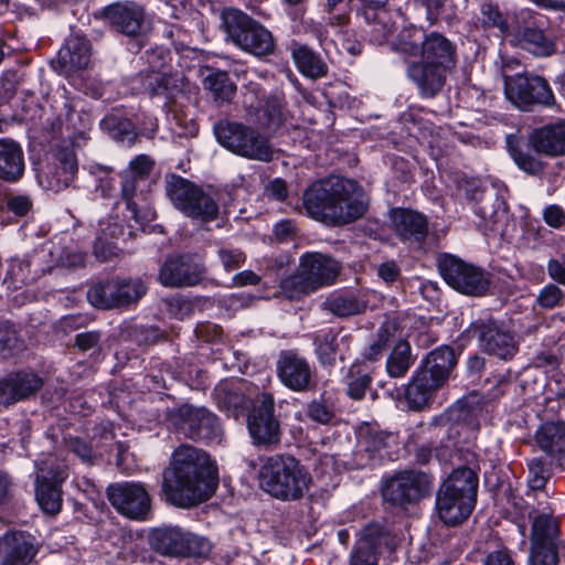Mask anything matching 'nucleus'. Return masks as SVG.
<instances>
[{"label":"nucleus","mask_w":565,"mask_h":565,"mask_svg":"<svg viewBox=\"0 0 565 565\" xmlns=\"http://www.w3.org/2000/svg\"><path fill=\"white\" fill-rule=\"evenodd\" d=\"M407 64V77L420 96L435 97L445 86L448 74L457 63V47L444 34L422 26L404 28L392 43Z\"/></svg>","instance_id":"nucleus-1"},{"label":"nucleus","mask_w":565,"mask_h":565,"mask_svg":"<svg viewBox=\"0 0 565 565\" xmlns=\"http://www.w3.org/2000/svg\"><path fill=\"white\" fill-rule=\"evenodd\" d=\"M302 206L311 218L341 226L362 217L367 210V200L355 181L328 178L305 190Z\"/></svg>","instance_id":"nucleus-2"},{"label":"nucleus","mask_w":565,"mask_h":565,"mask_svg":"<svg viewBox=\"0 0 565 565\" xmlns=\"http://www.w3.org/2000/svg\"><path fill=\"white\" fill-rule=\"evenodd\" d=\"M218 480L215 461H171L163 471L162 492L169 503L189 509L209 500Z\"/></svg>","instance_id":"nucleus-3"},{"label":"nucleus","mask_w":565,"mask_h":565,"mask_svg":"<svg viewBox=\"0 0 565 565\" xmlns=\"http://www.w3.org/2000/svg\"><path fill=\"white\" fill-rule=\"evenodd\" d=\"M477 472L468 467L454 469L440 484L436 497L438 518L446 525H459L472 513L478 497Z\"/></svg>","instance_id":"nucleus-4"},{"label":"nucleus","mask_w":565,"mask_h":565,"mask_svg":"<svg viewBox=\"0 0 565 565\" xmlns=\"http://www.w3.org/2000/svg\"><path fill=\"white\" fill-rule=\"evenodd\" d=\"M257 468L259 488L280 501H296L309 490L310 473L299 461H260Z\"/></svg>","instance_id":"nucleus-5"},{"label":"nucleus","mask_w":565,"mask_h":565,"mask_svg":"<svg viewBox=\"0 0 565 565\" xmlns=\"http://www.w3.org/2000/svg\"><path fill=\"white\" fill-rule=\"evenodd\" d=\"M167 195L184 215L203 222H211L218 215V204L195 183L179 177L167 179Z\"/></svg>","instance_id":"nucleus-6"},{"label":"nucleus","mask_w":565,"mask_h":565,"mask_svg":"<svg viewBox=\"0 0 565 565\" xmlns=\"http://www.w3.org/2000/svg\"><path fill=\"white\" fill-rule=\"evenodd\" d=\"M217 141L233 153L259 161H270L273 149L266 137L238 122L223 121L215 126Z\"/></svg>","instance_id":"nucleus-7"},{"label":"nucleus","mask_w":565,"mask_h":565,"mask_svg":"<svg viewBox=\"0 0 565 565\" xmlns=\"http://www.w3.org/2000/svg\"><path fill=\"white\" fill-rule=\"evenodd\" d=\"M226 33L241 50L255 56H266L274 52L273 34L247 14L230 11L225 15Z\"/></svg>","instance_id":"nucleus-8"},{"label":"nucleus","mask_w":565,"mask_h":565,"mask_svg":"<svg viewBox=\"0 0 565 565\" xmlns=\"http://www.w3.org/2000/svg\"><path fill=\"white\" fill-rule=\"evenodd\" d=\"M504 94L511 104L524 111H531L535 106L555 105V96L548 82L537 75L504 76Z\"/></svg>","instance_id":"nucleus-9"},{"label":"nucleus","mask_w":565,"mask_h":565,"mask_svg":"<svg viewBox=\"0 0 565 565\" xmlns=\"http://www.w3.org/2000/svg\"><path fill=\"white\" fill-rule=\"evenodd\" d=\"M170 420L190 438L213 441L222 435L217 417L205 407L182 405L170 414Z\"/></svg>","instance_id":"nucleus-10"},{"label":"nucleus","mask_w":565,"mask_h":565,"mask_svg":"<svg viewBox=\"0 0 565 565\" xmlns=\"http://www.w3.org/2000/svg\"><path fill=\"white\" fill-rule=\"evenodd\" d=\"M36 469V501L45 513L56 514L62 508L60 486L68 477V468L62 461H41Z\"/></svg>","instance_id":"nucleus-11"},{"label":"nucleus","mask_w":565,"mask_h":565,"mask_svg":"<svg viewBox=\"0 0 565 565\" xmlns=\"http://www.w3.org/2000/svg\"><path fill=\"white\" fill-rule=\"evenodd\" d=\"M431 484V477L425 472L403 471L384 483L382 495L385 501L392 504L404 505L428 495Z\"/></svg>","instance_id":"nucleus-12"},{"label":"nucleus","mask_w":565,"mask_h":565,"mask_svg":"<svg viewBox=\"0 0 565 565\" xmlns=\"http://www.w3.org/2000/svg\"><path fill=\"white\" fill-rule=\"evenodd\" d=\"M146 294L140 280H108L94 285L87 292L88 300L97 308L108 309L137 302Z\"/></svg>","instance_id":"nucleus-13"},{"label":"nucleus","mask_w":565,"mask_h":565,"mask_svg":"<svg viewBox=\"0 0 565 565\" xmlns=\"http://www.w3.org/2000/svg\"><path fill=\"white\" fill-rule=\"evenodd\" d=\"M108 500L122 515L146 521L150 514L151 500L146 489L139 483L119 482L107 488Z\"/></svg>","instance_id":"nucleus-14"},{"label":"nucleus","mask_w":565,"mask_h":565,"mask_svg":"<svg viewBox=\"0 0 565 565\" xmlns=\"http://www.w3.org/2000/svg\"><path fill=\"white\" fill-rule=\"evenodd\" d=\"M439 270L447 284L462 294L479 296L488 289L484 273L455 256L441 259Z\"/></svg>","instance_id":"nucleus-15"},{"label":"nucleus","mask_w":565,"mask_h":565,"mask_svg":"<svg viewBox=\"0 0 565 565\" xmlns=\"http://www.w3.org/2000/svg\"><path fill=\"white\" fill-rule=\"evenodd\" d=\"M547 29L548 20L545 15L526 12L524 24L516 34L520 45L535 56H551L556 52V44Z\"/></svg>","instance_id":"nucleus-16"},{"label":"nucleus","mask_w":565,"mask_h":565,"mask_svg":"<svg viewBox=\"0 0 565 565\" xmlns=\"http://www.w3.org/2000/svg\"><path fill=\"white\" fill-rule=\"evenodd\" d=\"M274 397L269 393L256 396L248 415V430L256 444H273L278 440L279 424L274 416Z\"/></svg>","instance_id":"nucleus-17"},{"label":"nucleus","mask_w":565,"mask_h":565,"mask_svg":"<svg viewBox=\"0 0 565 565\" xmlns=\"http://www.w3.org/2000/svg\"><path fill=\"white\" fill-rule=\"evenodd\" d=\"M483 405L478 394H470L458 401L449 411L450 419L454 423L451 434H456L458 439H462L467 444L473 441L480 428L479 417Z\"/></svg>","instance_id":"nucleus-18"},{"label":"nucleus","mask_w":565,"mask_h":565,"mask_svg":"<svg viewBox=\"0 0 565 565\" xmlns=\"http://www.w3.org/2000/svg\"><path fill=\"white\" fill-rule=\"evenodd\" d=\"M280 382L294 392H306L312 384L313 371L307 359L295 351H281L276 363Z\"/></svg>","instance_id":"nucleus-19"},{"label":"nucleus","mask_w":565,"mask_h":565,"mask_svg":"<svg viewBox=\"0 0 565 565\" xmlns=\"http://www.w3.org/2000/svg\"><path fill=\"white\" fill-rule=\"evenodd\" d=\"M471 331L478 337L480 345L489 354L502 360H509L518 352V343L514 335L503 330L492 320L473 323Z\"/></svg>","instance_id":"nucleus-20"},{"label":"nucleus","mask_w":565,"mask_h":565,"mask_svg":"<svg viewBox=\"0 0 565 565\" xmlns=\"http://www.w3.org/2000/svg\"><path fill=\"white\" fill-rule=\"evenodd\" d=\"M392 230L395 235L409 246H422L428 234L427 217L409 209L391 211Z\"/></svg>","instance_id":"nucleus-21"},{"label":"nucleus","mask_w":565,"mask_h":565,"mask_svg":"<svg viewBox=\"0 0 565 565\" xmlns=\"http://www.w3.org/2000/svg\"><path fill=\"white\" fill-rule=\"evenodd\" d=\"M92 63V47L89 41L78 34L71 35L57 53L54 67L66 76L86 70Z\"/></svg>","instance_id":"nucleus-22"},{"label":"nucleus","mask_w":565,"mask_h":565,"mask_svg":"<svg viewBox=\"0 0 565 565\" xmlns=\"http://www.w3.org/2000/svg\"><path fill=\"white\" fill-rule=\"evenodd\" d=\"M204 275L201 264L183 256L168 258L159 271V280L166 287H184L198 285Z\"/></svg>","instance_id":"nucleus-23"},{"label":"nucleus","mask_w":565,"mask_h":565,"mask_svg":"<svg viewBox=\"0 0 565 565\" xmlns=\"http://www.w3.org/2000/svg\"><path fill=\"white\" fill-rule=\"evenodd\" d=\"M299 267L316 290L334 284L341 270L335 259L318 252L303 254L300 257Z\"/></svg>","instance_id":"nucleus-24"},{"label":"nucleus","mask_w":565,"mask_h":565,"mask_svg":"<svg viewBox=\"0 0 565 565\" xmlns=\"http://www.w3.org/2000/svg\"><path fill=\"white\" fill-rule=\"evenodd\" d=\"M391 536L380 523L366 525L360 534L350 565H376L377 552L382 545L388 546Z\"/></svg>","instance_id":"nucleus-25"},{"label":"nucleus","mask_w":565,"mask_h":565,"mask_svg":"<svg viewBox=\"0 0 565 565\" xmlns=\"http://www.w3.org/2000/svg\"><path fill=\"white\" fill-rule=\"evenodd\" d=\"M364 6V19L367 22L365 33L370 41L375 44H383L391 36L394 24L390 13L384 9L388 0H360Z\"/></svg>","instance_id":"nucleus-26"},{"label":"nucleus","mask_w":565,"mask_h":565,"mask_svg":"<svg viewBox=\"0 0 565 565\" xmlns=\"http://www.w3.org/2000/svg\"><path fill=\"white\" fill-rule=\"evenodd\" d=\"M529 141L532 148L548 157L565 154V120L548 124L534 129Z\"/></svg>","instance_id":"nucleus-27"},{"label":"nucleus","mask_w":565,"mask_h":565,"mask_svg":"<svg viewBox=\"0 0 565 565\" xmlns=\"http://www.w3.org/2000/svg\"><path fill=\"white\" fill-rule=\"evenodd\" d=\"M78 171L76 153L73 148L57 149L54 161L47 173V186L58 192L72 184Z\"/></svg>","instance_id":"nucleus-28"},{"label":"nucleus","mask_w":565,"mask_h":565,"mask_svg":"<svg viewBox=\"0 0 565 565\" xmlns=\"http://www.w3.org/2000/svg\"><path fill=\"white\" fill-rule=\"evenodd\" d=\"M0 550L3 552L1 565H28L38 553L33 537L23 532L7 533Z\"/></svg>","instance_id":"nucleus-29"},{"label":"nucleus","mask_w":565,"mask_h":565,"mask_svg":"<svg viewBox=\"0 0 565 565\" xmlns=\"http://www.w3.org/2000/svg\"><path fill=\"white\" fill-rule=\"evenodd\" d=\"M443 385L427 372L418 369L407 385L405 397L412 409H423Z\"/></svg>","instance_id":"nucleus-30"},{"label":"nucleus","mask_w":565,"mask_h":565,"mask_svg":"<svg viewBox=\"0 0 565 565\" xmlns=\"http://www.w3.org/2000/svg\"><path fill=\"white\" fill-rule=\"evenodd\" d=\"M24 173V156L21 146L12 139H0V180L15 182Z\"/></svg>","instance_id":"nucleus-31"},{"label":"nucleus","mask_w":565,"mask_h":565,"mask_svg":"<svg viewBox=\"0 0 565 565\" xmlns=\"http://www.w3.org/2000/svg\"><path fill=\"white\" fill-rule=\"evenodd\" d=\"M537 447L550 457H565V423L546 422L540 425L534 436Z\"/></svg>","instance_id":"nucleus-32"},{"label":"nucleus","mask_w":565,"mask_h":565,"mask_svg":"<svg viewBox=\"0 0 565 565\" xmlns=\"http://www.w3.org/2000/svg\"><path fill=\"white\" fill-rule=\"evenodd\" d=\"M111 25L126 35H136L143 24V10L137 4H114L107 10Z\"/></svg>","instance_id":"nucleus-33"},{"label":"nucleus","mask_w":565,"mask_h":565,"mask_svg":"<svg viewBox=\"0 0 565 565\" xmlns=\"http://www.w3.org/2000/svg\"><path fill=\"white\" fill-rule=\"evenodd\" d=\"M456 364L457 359L454 349L444 345L431 351L419 369L429 373L435 381L444 386Z\"/></svg>","instance_id":"nucleus-34"},{"label":"nucleus","mask_w":565,"mask_h":565,"mask_svg":"<svg viewBox=\"0 0 565 565\" xmlns=\"http://www.w3.org/2000/svg\"><path fill=\"white\" fill-rule=\"evenodd\" d=\"M184 532L179 526L156 527L149 534V542L151 547L158 553L180 557Z\"/></svg>","instance_id":"nucleus-35"},{"label":"nucleus","mask_w":565,"mask_h":565,"mask_svg":"<svg viewBox=\"0 0 565 565\" xmlns=\"http://www.w3.org/2000/svg\"><path fill=\"white\" fill-rule=\"evenodd\" d=\"M360 443L370 457L381 458L391 457L399 446L396 434L379 430L367 431L361 437Z\"/></svg>","instance_id":"nucleus-36"},{"label":"nucleus","mask_w":565,"mask_h":565,"mask_svg":"<svg viewBox=\"0 0 565 565\" xmlns=\"http://www.w3.org/2000/svg\"><path fill=\"white\" fill-rule=\"evenodd\" d=\"M292 58L299 72L310 78L324 77L328 73V65L306 45H298L292 50Z\"/></svg>","instance_id":"nucleus-37"},{"label":"nucleus","mask_w":565,"mask_h":565,"mask_svg":"<svg viewBox=\"0 0 565 565\" xmlns=\"http://www.w3.org/2000/svg\"><path fill=\"white\" fill-rule=\"evenodd\" d=\"M323 310L332 315L345 318L362 312L364 306L353 295L333 294L330 295L321 305Z\"/></svg>","instance_id":"nucleus-38"},{"label":"nucleus","mask_w":565,"mask_h":565,"mask_svg":"<svg viewBox=\"0 0 565 565\" xmlns=\"http://www.w3.org/2000/svg\"><path fill=\"white\" fill-rule=\"evenodd\" d=\"M315 291L317 290L300 267L280 281V292L289 300H300Z\"/></svg>","instance_id":"nucleus-39"},{"label":"nucleus","mask_w":565,"mask_h":565,"mask_svg":"<svg viewBox=\"0 0 565 565\" xmlns=\"http://www.w3.org/2000/svg\"><path fill=\"white\" fill-rule=\"evenodd\" d=\"M203 86L212 94L215 102H228L234 96L236 87L227 73L212 72L203 81Z\"/></svg>","instance_id":"nucleus-40"},{"label":"nucleus","mask_w":565,"mask_h":565,"mask_svg":"<svg viewBox=\"0 0 565 565\" xmlns=\"http://www.w3.org/2000/svg\"><path fill=\"white\" fill-rule=\"evenodd\" d=\"M412 365L411 347L406 341H399L394 347L386 362V369L391 376H404Z\"/></svg>","instance_id":"nucleus-41"},{"label":"nucleus","mask_w":565,"mask_h":565,"mask_svg":"<svg viewBox=\"0 0 565 565\" xmlns=\"http://www.w3.org/2000/svg\"><path fill=\"white\" fill-rule=\"evenodd\" d=\"M122 234V228L118 225L108 224L107 228H103L102 234L96 238L94 244V254L100 262H107L117 255V247L107 237L116 238Z\"/></svg>","instance_id":"nucleus-42"},{"label":"nucleus","mask_w":565,"mask_h":565,"mask_svg":"<svg viewBox=\"0 0 565 565\" xmlns=\"http://www.w3.org/2000/svg\"><path fill=\"white\" fill-rule=\"evenodd\" d=\"M557 532L558 524L551 514L541 513L534 516L532 524V542H554Z\"/></svg>","instance_id":"nucleus-43"},{"label":"nucleus","mask_w":565,"mask_h":565,"mask_svg":"<svg viewBox=\"0 0 565 565\" xmlns=\"http://www.w3.org/2000/svg\"><path fill=\"white\" fill-rule=\"evenodd\" d=\"M307 416L321 425H328L334 417V406L322 394L319 398L312 399L306 407Z\"/></svg>","instance_id":"nucleus-44"},{"label":"nucleus","mask_w":565,"mask_h":565,"mask_svg":"<svg viewBox=\"0 0 565 565\" xmlns=\"http://www.w3.org/2000/svg\"><path fill=\"white\" fill-rule=\"evenodd\" d=\"M211 552L210 542L199 535L184 532L180 557H204Z\"/></svg>","instance_id":"nucleus-45"},{"label":"nucleus","mask_w":565,"mask_h":565,"mask_svg":"<svg viewBox=\"0 0 565 565\" xmlns=\"http://www.w3.org/2000/svg\"><path fill=\"white\" fill-rule=\"evenodd\" d=\"M531 565H557V551L555 542H532Z\"/></svg>","instance_id":"nucleus-46"},{"label":"nucleus","mask_w":565,"mask_h":565,"mask_svg":"<svg viewBox=\"0 0 565 565\" xmlns=\"http://www.w3.org/2000/svg\"><path fill=\"white\" fill-rule=\"evenodd\" d=\"M148 81L153 94H166L168 97H171L179 87L180 77L167 73H152Z\"/></svg>","instance_id":"nucleus-47"},{"label":"nucleus","mask_w":565,"mask_h":565,"mask_svg":"<svg viewBox=\"0 0 565 565\" xmlns=\"http://www.w3.org/2000/svg\"><path fill=\"white\" fill-rule=\"evenodd\" d=\"M338 337L332 332L317 338V353L322 364H332L337 356Z\"/></svg>","instance_id":"nucleus-48"},{"label":"nucleus","mask_w":565,"mask_h":565,"mask_svg":"<svg viewBox=\"0 0 565 565\" xmlns=\"http://www.w3.org/2000/svg\"><path fill=\"white\" fill-rule=\"evenodd\" d=\"M550 461H529L527 483L531 489L540 490L544 488L551 477Z\"/></svg>","instance_id":"nucleus-49"},{"label":"nucleus","mask_w":565,"mask_h":565,"mask_svg":"<svg viewBox=\"0 0 565 565\" xmlns=\"http://www.w3.org/2000/svg\"><path fill=\"white\" fill-rule=\"evenodd\" d=\"M564 291L554 284L546 285L537 296V303L545 309L561 307L564 303Z\"/></svg>","instance_id":"nucleus-50"},{"label":"nucleus","mask_w":565,"mask_h":565,"mask_svg":"<svg viewBox=\"0 0 565 565\" xmlns=\"http://www.w3.org/2000/svg\"><path fill=\"white\" fill-rule=\"evenodd\" d=\"M141 181L143 180L128 172H125L124 174L121 193L126 201L127 207L130 210L134 217L137 216V204L135 203L134 198L137 195V191Z\"/></svg>","instance_id":"nucleus-51"},{"label":"nucleus","mask_w":565,"mask_h":565,"mask_svg":"<svg viewBox=\"0 0 565 565\" xmlns=\"http://www.w3.org/2000/svg\"><path fill=\"white\" fill-rule=\"evenodd\" d=\"M217 255L223 268L226 271H233L239 268L246 262V255L239 248L221 247Z\"/></svg>","instance_id":"nucleus-52"},{"label":"nucleus","mask_w":565,"mask_h":565,"mask_svg":"<svg viewBox=\"0 0 565 565\" xmlns=\"http://www.w3.org/2000/svg\"><path fill=\"white\" fill-rule=\"evenodd\" d=\"M12 377L23 398L34 394L43 384L42 379L34 373H15Z\"/></svg>","instance_id":"nucleus-53"},{"label":"nucleus","mask_w":565,"mask_h":565,"mask_svg":"<svg viewBox=\"0 0 565 565\" xmlns=\"http://www.w3.org/2000/svg\"><path fill=\"white\" fill-rule=\"evenodd\" d=\"M263 111L266 117V120L262 122L263 125L268 127L278 126L282 120V99L278 96L268 98Z\"/></svg>","instance_id":"nucleus-54"},{"label":"nucleus","mask_w":565,"mask_h":565,"mask_svg":"<svg viewBox=\"0 0 565 565\" xmlns=\"http://www.w3.org/2000/svg\"><path fill=\"white\" fill-rule=\"evenodd\" d=\"M31 263L29 259H15L11 263L8 276L12 284L18 287L19 284H26L34 279L30 275Z\"/></svg>","instance_id":"nucleus-55"},{"label":"nucleus","mask_w":565,"mask_h":565,"mask_svg":"<svg viewBox=\"0 0 565 565\" xmlns=\"http://www.w3.org/2000/svg\"><path fill=\"white\" fill-rule=\"evenodd\" d=\"M371 384V377L367 374L352 375L348 382V394L353 399H362L367 387Z\"/></svg>","instance_id":"nucleus-56"},{"label":"nucleus","mask_w":565,"mask_h":565,"mask_svg":"<svg viewBox=\"0 0 565 565\" xmlns=\"http://www.w3.org/2000/svg\"><path fill=\"white\" fill-rule=\"evenodd\" d=\"M20 399H23V396L20 394V391L17 384L13 381L12 375L0 381V403L3 404H12Z\"/></svg>","instance_id":"nucleus-57"},{"label":"nucleus","mask_w":565,"mask_h":565,"mask_svg":"<svg viewBox=\"0 0 565 565\" xmlns=\"http://www.w3.org/2000/svg\"><path fill=\"white\" fill-rule=\"evenodd\" d=\"M153 164L154 162L149 156L139 154L130 161L126 172L145 180L149 175Z\"/></svg>","instance_id":"nucleus-58"},{"label":"nucleus","mask_w":565,"mask_h":565,"mask_svg":"<svg viewBox=\"0 0 565 565\" xmlns=\"http://www.w3.org/2000/svg\"><path fill=\"white\" fill-rule=\"evenodd\" d=\"M18 334L8 321L0 320V352L13 350L18 347Z\"/></svg>","instance_id":"nucleus-59"},{"label":"nucleus","mask_w":565,"mask_h":565,"mask_svg":"<svg viewBox=\"0 0 565 565\" xmlns=\"http://www.w3.org/2000/svg\"><path fill=\"white\" fill-rule=\"evenodd\" d=\"M9 211L18 216H24L32 207V201L28 195H12L7 200Z\"/></svg>","instance_id":"nucleus-60"},{"label":"nucleus","mask_w":565,"mask_h":565,"mask_svg":"<svg viewBox=\"0 0 565 565\" xmlns=\"http://www.w3.org/2000/svg\"><path fill=\"white\" fill-rule=\"evenodd\" d=\"M546 270L552 280L565 286V255L561 258H551L547 262Z\"/></svg>","instance_id":"nucleus-61"},{"label":"nucleus","mask_w":565,"mask_h":565,"mask_svg":"<svg viewBox=\"0 0 565 565\" xmlns=\"http://www.w3.org/2000/svg\"><path fill=\"white\" fill-rule=\"evenodd\" d=\"M543 218L547 225L561 228L565 224V212L561 206L552 204L544 209Z\"/></svg>","instance_id":"nucleus-62"},{"label":"nucleus","mask_w":565,"mask_h":565,"mask_svg":"<svg viewBox=\"0 0 565 565\" xmlns=\"http://www.w3.org/2000/svg\"><path fill=\"white\" fill-rule=\"evenodd\" d=\"M482 22L487 25V26H498L500 30H504L505 28V23L503 21V18L500 13V11L490 6V4H487V6H483L482 7Z\"/></svg>","instance_id":"nucleus-63"},{"label":"nucleus","mask_w":565,"mask_h":565,"mask_svg":"<svg viewBox=\"0 0 565 565\" xmlns=\"http://www.w3.org/2000/svg\"><path fill=\"white\" fill-rule=\"evenodd\" d=\"M483 565H514L507 548H500L489 553Z\"/></svg>","instance_id":"nucleus-64"}]
</instances>
